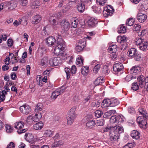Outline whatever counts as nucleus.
<instances>
[{"label":"nucleus","instance_id":"1","mask_svg":"<svg viewBox=\"0 0 148 148\" xmlns=\"http://www.w3.org/2000/svg\"><path fill=\"white\" fill-rule=\"evenodd\" d=\"M112 131L109 134L110 139L113 141H115L119 138L120 134L123 132L122 127L119 125H116L111 127Z\"/></svg>","mask_w":148,"mask_h":148},{"label":"nucleus","instance_id":"2","mask_svg":"<svg viewBox=\"0 0 148 148\" xmlns=\"http://www.w3.org/2000/svg\"><path fill=\"white\" fill-rule=\"evenodd\" d=\"M57 46L55 47L54 53L56 56H64L66 55L64 53L65 46V42L61 38H58L57 40Z\"/></svg>","mask_w":148,"mask_h":148},{"label":"nucleus","instance_id":"3","mask_svg":"<svg viewBox=\"0 0 148 148\" xmlns=\"http://www.w3.org/2000/svg\"><path fill=\"white\" fill-rule=\"evenodd\" d=\"M17 2L14 0L9 2H6L0 5V11L2 10L4 11H10L15 8L17 6Z\"/></svg>","mask_w":148,"mask_h":148},{"label":"nucleus","instance_id":"4","mask_svg":"<svg viewBox=\"0 0 148 148\" xmlns=\"http://www.w3.org/2000/svg\"><path fill=\"white\" fill-rule=\"evenodd\" d=\"M119 103V101L117 99H104L103 101L101 106L102 108H103L107 107H115L118 105Z\"/></svg>","mask_w":148,"mask_h":148},{"label":"nucleus","instance_id":"5","mask_svg":"<svg viewBox=\"0 0 148 148\" xmlns=\"http://www.w3.org/2000/svg\"><path fill=\"white\" fill-rule=\"evenodd\" d=\"M144 77L143 75H140L137 78V82L133 83L132 84V89L134 91H136L139 89V86L141 88L144 87V82L143 80Z\"/></svg>","mask_w":148,"mask_h":148},{"label":"nucleus","instance_id":"6","mask_svg":"<svg viewBox=\"0 0 148 148\" xmlns=\"http://www.w3.org/2000/svg\"><path fill=\"white\" fill-rule=\"evenodd\" d=\"M24 125V123L22 121H19L16 122L14 125V127L18 130L17 132L19 134H21L25 132L26 129H23Z\"/></svg>","mask_w":148,"mask_h":148},{"label":"nucleus","instance_id":"7","mask_svg":"<svg viewBox=\"0 0 148 148\" xmlns=\"http://www.w3.org/2000/svg\"><path fill=\"white\" fill-rule=\"evenodd\" d=\"M114 12V9L111 5H108L104 8L103 13L104 16H111Z\"/></svg>","mask_w":148,"mask_h":148},{"label":"nucleus","instance_id":"8","mask_svg":"<svg viewBox=\"0 0 148 148\" xmlns=\"http://www.w3.org/2000/svg\"><path fill=\"white\" fill-rule=\"evenodd\" d=\"M147 119L141 116H138L137 119V121L140 127L145 129L147 128V122L146 119Z\"/></svg>","mask_w":148,"mask_h":148},{"label":"nucleus","instance_id":"9","mask_svg":"<svg viewBox=\"0 0 148 148\" xmlns=\"http://www.w3.org/2000/svg\"><path fill=\"white\" fill-rule=\"evenodd\" d=\"M64 70L66 75V77L68 79L70 76L71 74H73L76 73L77 69L76 66L73 65L72 66L71 70L67 67L65 68Z\"/></svg>","mask_w":148,"mask_h":148},{"label":"nucleus","instance_id":"10","mask_svg":"<svg viewBox=\"0 0 148 148\" xmlns=\"http://www.w3.org/2000/svg\"><path fill=\"white\" fill-rule=\"evenodd\" d=\"M61 63V59L59 57L52 58L49 60V64L52 66H57Z\"/></svg>","mask_w":148,"mask_h":148},{"label":"nucleus","instance_id":"11","mask_svg":"<svg viewBox=\"0 0 148 148\" xmlns=\"http://www.w3.org/2000/svg\"><path fill=\"white\" fill-rule=\"evenodd\" d=\"M123 121V116L120 115L112 116L110 119V122L112 123L120 122Z\"/></svg>","mask_w":148,"mask_h":148},{"label":"nucleus","instance_id":"12","mask_svg":"<svg viewBox=\"0 0 148 148\" xmlns=\"http://www.w3.org/2000/svg\"><path fill=\"white\" fill-rule=\"evenodd\" d=\"M19 109L21 112L26 114H27L31 110L30 106L26 104L21 106Z\"/></svg>","mask_w":148,"mask_h":148},{"label":"nucleus","instance_id":"13","mask_svg":"<svg viewBox=\"0 0 148 148\" xmlns=\"http://www.w3.org/2000/svg\"><path fill=\"white\" fill-rule=\"evenodd\" d=\"M62 28L65 31L68 30L70 27V23L66 20H63L61 21L60 23Z\"/></svg>","mask_w":148,"mask_h":148},{"label":"nucleus","instance_id":"14","mask_svg":"<svg viewBox=\"0 0 148 148\" xmlns=\"http://www.w3.org/2000/svg\"><path fill=\"white\" fill-rule=\"evenodd\" d=\"M46 43L49 46H51L53 45L55 43L56 40L55 38L52 36L48 37L46 39Z\"/></svg>","mask_w":148,"mask_h":148},{"label":"nucleus","instance_id":"15","mask_svg":"<svg viewBox=\"0 0 148 148\" xmlns=\"http://www.w3.org/2000/svg\"><path fill=\"white\" fill-rule=\"evenodd\" d=\"M123 68V66L122 63H118L114 64L113 67V71L116 72H118L121 71Z\"/></svg>","mask_w":148,"mask_h":148},{"label":"nucleus","instance_id":"16","mask_svg":"<svg viewBox=\"0 0 148 148\" xmlns=\"http://www.w3.org/2000/svg\"><path fill=\"white\" fill-rule=\"evenodd\" d=\"M137 18L140 23L144 22L147 18V16L140 12H138L137 16Z\"/></svg>","mask_w":148,"mask_h":148},{"label":"nucleus","instance_id":"17","mask_svg":"<svg viewBox=\"0 0 148 148\" xmlns=\"http://www.w3.org/2000/svg\"><path fill=\"white\" fill-rule=\"evenodd\" d=\"M140 68L138 66H133L130 70V73L134 75H136L139 73L140 71Z\"/></svg>","mask_w":148,"mask_h":148},{"label":"nucleus","instance_id":"18","mask_svg":"<svg viewBox=\"0 0 148 148\" xmlns=\"http://www.w3.org/2000/svg\"><path fill=\"white\" fill-rule=\"evenodd\" d=\"M127 40V37L125 35L119 36L117 38V42L121 43L126 42Z\"/></svg>","mask_w":148,"mask_h":148},{"label":"nucleus","instance_id":"19","mask_svg":"<svg viewBox=\"0 0 148 148\" xmlns=\"http://www.w3.org/2000/svg\"><path fill=\"white\" fill-rule=\"evenodd\" d=\"M98 21L95 18L93 17L90 18L88 20V23L89 26L93 27L97 24Z\"/></svg>","mask_w":148,"mask_h":148},{"label":"nucleus","instance_id":"20","mask_svg":"<svg viewBox=\"0 0 148 148\" xmlns=\"http://www.w3.org/2000/svg\"><path fill=\"white\" fill-rule=\"evenodd\" d=\"M70 21L71 27L74 28H76L78 23L77 18L75 17H73L71 18Z\"/></svg>","mask_w":148,"mask_h":148},{"label":"nucleus","instance_id":"21","mask_svg":"<svg viewBox=\"0 0 148 148\" xmlns=\"http://www.w3.org/2000/svg\"><path fill=\"white\" fill-rule=\"evenodd\" d=\"M76 117V115H67L66 118L68 125H70L73 123Z\"/></svg>","mask_w":148,"mask_h":148},{"label":"nucleus","instance_id":"22","mask_svg":"<svg viewBox=\"0 0 148 148\" xmlns=\"http://www.w3.org/2000/svg\"><path fill=\"white\" fill-rule=\"evenodd\" d=\"M129 56L134 58L137 53V51L134 48H131L127 52Z\"/></svg>","mask_w":148,"mask_h":148},{"label":"nucleus","instance_id":"23","mask_svg":"<svg viewBox=\"0 0 148 148\" xmlns=\"http://www.w3.org/2000/svg\"><path fill=\"white\" fill-rule=\"evenodd\" d=\"M44 124L42 121L36 123L33 125L34 129L36 130H40L43 127Z\"/></svg>","mask_w":148,"mask_h":148},{"label":"nucleus","instance_id":"24","mask_svg":"<svg viewBox=\"0 0 148 148\" xmlns=\"http://www.w3.org/2000/svg\"><path fill=\"white\" fill-rule=\"evenodd\" d=\"M131 136L133 138L137 139L140 138V134L137 130H134L132 132Z\"/></svg>","mask_w":148,"mask_h":148},{"label":"nucleus","instance_id":"25","mask_svg":"<svg viewBox=\"0 0 148 148\" xmlns=\"http://www.w3.org/2000/svg\"><path fill=\"white\" fill-rule=\"evenodd\" d=\"M41 20V16L40 15H36L34 16L32 19V24H37L39 23Z\"/></svg>","mask_w":148,"mask_h":148},{"label":"nucleus","instance_id":"26","mask_svg":"<svg viewBox=\"0 0 148 148\" xmlns=\"http://www.w3.org/2000/svg\"><path fill=\"white\" fill-rule=\"evenodd\" d=\"M139 49L141 50L144 51L148 49V42L145 41L140 45Z\"/></svg>","mask_w":148,"mask_h":148},{"label":"nucleus","instance_id":"27","mask_svg":"<svg viewBox=\"0 0 148 148\" xmlns=\"http://www.w3.org/2000/svg\"><path fill=\"white\" fill-rule=\"evenodd\" d=\"M95 124L96 123L95 120H90L87 122L86 126L87 127L91 128L94 127Z\"/></svg>","mask_w":148,"mask_h":148},{"label":"nucleus","instance_id":"28","mask_svg":"<svg viewBox=\"0 0 148 148\" xmlns=\"http://www.w3.org/2000/svg\"><path fill=\"white\" fill-rule=\"evenodd\" d=\"M138 111L140 114L143 115L142 117H145L146 119H148V116L146 111L144 108H140L138 109Z\"/></svg>","mask_w":148,"mask_h":148},{"label":"nucleus","instance_id":"29","mask_svg":"<svg viewBox=\"0 0 148 148\" xmlns=\"http://www.w3.org/2000/svg\"><path fill=\"white\" fill-rule=\"evenodd\" d=\"M85 5L82 2L78 3L77 5V10L80 12H82L84 10Z\"/></svg>","mask_w":148,"mask_h":148},{"label":"nucleus","instance_id":"30","mask_svg":"<svg viewBox=\"0 0 148 148\" xmlns=\"http://www.w3.org/2000/svg\"><path fill=\"white\" fill-rule=\"evenodd\" d=\"M89 67L88 66H83L81 69L82 74L84 75H87L89 71Z\"/></svg>","mask_w":148,"mask_h":148},{"label":"nucleus","instance_id":"31","mask_svg":"<svg viewBox=\"0 0 148 148\" xmlns=\"http://www.w3.org/2000/svg\"><path fill=\"white\" fill-rule=\"evenodd\" d=\"M146 1H145L143 3H140L138 6L139 9L142 10H144L147 9L148 8V4H146Z\"/></svg>","mask_w":148,"mask_h":148},{"label":"nucleus","instance_id":"32","mask_svg":"<svg viewBox=\"0 0 148 148\" xmlns=\"http://www.w3.org/2000/svg\"><path fill=\"white\" fill-rule=\"evenodd\" d=\"M10 59L9 57L5 59V62L6 65H4L2 67V69L3 71H7L8 69L9 68L8 65L10 64Z\"/></svg>","mask_w":148,"mask_h":148},{"label":"nucleus","instance_id":"33","mask_svg":"<svg viewBox=\"0 0 148 148\" xmlns=\"http://www.w3.org/2000/svg\"><path fill=\"white\" fill-rule=\"evenodd\" d=\"M54 134L53 131H52L50 130H45L44 132V136L47 137H51L53 136Z\"/></svg>","mask_w":148,"mask_h":148},{"label":"nucleus","instance_id":"34","mask_svg":"<svg viewBox=\"0 0 148 148\" xmlns=\"http://www.w3.org/2000/svg\"><path fill=\"white\" fill-rule=\"evenodd\" d=\"M116 111L114 110H110L106 112L104 114L103 117L104 118H108L112 114H115Z\"/></svg>","mask_w":148,"mask_h":148},{"label":"nucleus","instance_id":"35","mask_svg":"<svg viewBox=\"0 0 148 148\" xmlns=\"http://www.w3.org/2000/svg\"><path fill=\"white\" fill-rule=\"evenodd\" d=\"M25 139L29 142H30L33 140V136L31 134H25Z\"/></svg>","mask_w":148,"mask_h":148},{"label":"nucleus","instance_id":"36","mask_svg":"<svg viewBox=\"0 0 148 148\" xmlns=\"http://www.w3.org/2000/svg\"><path fill=\"white\" fill-rule=\"evenodd\" d=\"M135 44L137 45H140L145 40L141 37L138 36L135 40Z\"/></svg>","mask_w":148,"mask_h":148},{"label":"nucleus","instance_id":"37","mask_svg":"<svg viewBox=\"0 0 148 148\" xmlns=\"http://www.w3.org/2000/svg\"><path fill=\"white\" fill-rule=\"evenodd\" d=\"M48 59L47 57H45L41 61L40 64L42 66H47L49 64L48 62Z\"/></svg>","mask_w":148,"mask_h":148},{"label":"nucleus","instance_id":"38","mask_svg":"<svg viewBox=\"0 0 148 148\" xmlns=\"http://www.w3.org/2000/svg\"><path fill=\"white\" fill-rule=\"evenodd\" d=\"M84 60L82 57L79 56L76 59V63L77 65L79 66H82L83 65Z\"/></svg>","mask_w":148,"mask_h":148},{"label":"nucleus","instance_id":"39","mask_svg":"<svg viewBox=\"0 0 148 148\" xmlns=\"http://www.w3.org/2000/svg\"><path fill=\"white\" fill-rule=\"evenodd\" d=\"M41 114L40 113L36 114L35 115L32 116L34 122H37L39 121L42 117Z\"/></svg>","mask_w":148,"mask_h":148},{"label":"nucleus","instance_id":"40","mask_svg":"<svg viewBox=\"0 0 148 148\" xmlns=\"http://www.w3.org/2000/svg\"><path fill=\"white\" fill-rule=\"evenodd\" d=\"M64 144L62 140L55 141L52 145V147H60Z\"/></svg>","mask_w":148,"mask_h":148},{"label":"nucleus","instance_id":"41","mask_svg":"<svg viewBox=\"0 0 148 148\" xmlns=\"http://www.w3.org/2000/svg\"><path fill=\"white\" fill-rule=\"evenodd\" d=\"M117 46L116 45H112L110 46L108 50L110 53L116 52L117 51Z\"/></svg>","mask_w":148,"mask_h":148},{"label":"nucleus","instance_id":"42","mask_svg":"<svg viewBox=\"0 0 148 148\" xmlns=\"http://www.w3.org/2000/svg\"><path fill=\"white\" fill-rule=\"evenodd\" d=\"M126 32V29L125 26L121 25L118 28V32L120 33H125Z\"/></svg>","mask_w":148,"mask_h":148},{"label":"nucleus","instance_id":"43","mask_svg":"<svg viewBox=\"0 0 148 148\" xmlns=\"http://www.w3.org/2000/svg\"><path fill=\"white\" fill-rule=\"evenodd\" d=\"M100 105L99 102L97 101H95L91 103V107L93 109H96L99 107Z\"/></svg>","mask_w":148,"mask_h":148},{"label":"nucleus","instance_id":"44","mask_svg":"<svg viewBox=\"0 0 148 148\" xmlns=\"http://www.w3.org/2000/svg\"><path fill=\"white\" fill-rule=\"evenodd\" d=\"M60 95L59 92H58L57 89L55 91L53 92L52 94L51 98L52 99H56L57 97Z\"/></svg>","mask_w":148,"mask_h":148},{"label":"nucleus","instance_id":"45","mask_svg":"<svg viewBox=\"0 0 148 148\" xmlns=\"http://www.w3.org/2000/svg\"><path fill=\"white\" fill-rule=\"evenodd\" d=\"M104 80L102 77H99L97 78L94 82L95 84L96 85H99L104 82Z\"/></svg>","mask_w":148,"mask_h":148},{"label":"nucleus","instance_id":"46","mask_svg":"<svg viewBox=\"0 0 148 148\" xmlns=\"http://www.w3.org/2000/svg\"><path fill=\"white\" fill-rule=\"evenodd\" d=\"M40 5L39 1H36L32 3L31 7L32 8H37Z\"/></svg>","mask_w":148,"mask_h":148},{"label":"nucleus","instance_id":"47","mask_svg":"<svg viewBox=\"0 0 148 148\" xmlns=\"http://www.w3.org/2000/svg\"><path fill=\"white\" fill-rule=\"evenodd\" d=\"M2 94L0 95V101H4L5 98V95L7 94V92L5 90H3L1 92Z\"/></svg>","mask_w":148,"mask_h":148},{"label":"nucleus","instance_id":"48","mask_svg":"<svg viewBox=\"0 0 148 148\" xmlns=\"http://www.w3.org/2000/svg\"><path fill=\"white\" fill-rule=\"evenodd\" d=\"M134 20L132 18H130L126 22V24L127 26H131L134 24Z\"/></svg>","mask_w":148,"mask_h":148},{"label":"nucleus","instance_id":"49","mask_svg":"<svg viewBox=\"0 0 148 148\" xmlns=\"http://www.w3.org/2000/svg\"><path fill=\"white\" fill-rule=\"evenodd\" d=\"M76 109L75 107H73L68 112L67 115H76L75 112Z\"/></svg>","mask_w":148,"mask_h":148},{"label":"nucleus","instance_id":"50","mask_svg":"<svg viewBox=\"0 0 148 148\" xmlns=\"http://www.w3.org/2000/svg\"><path fill=\"white\" fill-rule=\"evenodd\" d=\"M95 116L98 118L100 117L103 114V112L100 110H96L95 112Z\"/></svg>","mask_w":148,"mask_h":148},{"label":"nucleus","instance_id":"51","mask_svg":"<svg viewBox=\"0 0 148 148\" xmlns=\"http://www.w3.org/2000/svg\"><path fill=\"white\" fill-rule=\"evenodd\" d=\"M43 108V104L40 103H38L37 104L35 110L36 111H41Z\"/></svg>","mask_w":148,"mask_h":148},{"label":"nucleus","instance_id":"52","mask_svg":"<svg viewBox=\"0 0 148 148\" xmlns=\"http://www.w3.org/2000/svg\"><path fill=\"white\" fill-rule=\"evenodd\" d=\"M26 121L27 123L29 124H31L34 121L32 116H29L26 119Z\"/></svg>","mask_w":148,"mask_h":148},{"label":"nucleus","instance_id":"53","mask_svg":"<svg viewBox=\"0 0 148 148\" xmlns=\"http://www.w3.org/2000/svg\"><path fill=\"white\" fill-rule=\"evenodd\" d=\"M101 65L99 64H97L94 67L93 71L94 73L97 74L100 68Z\"/></svg>","mask_w":148,"mask_h":148},{"label":"nucleus","instance_id":"54","mask_svg":"<svg viewBox=\"0 0 148 148\" xmlns=\"http://www.w3.org/2000/svg\"><path fill=\"white\" fill-rule=\"evenodd\" d=\"M6 131L7 133H10L13 131V128L11 126L8 125H6L5 126Z\"/></svg>","mask_w":148,"mask_h":148},{"label":"nucleus","instance_id":"55","mask_svg":"<svg viewBox=\"0 0 148 148\" xmlns=\"http://www.w3.org/2000/svg\"><path fill=\"white\" fill-rule=\"evenodd\" d=\"M107 0H97V4L103 6L106 3Z\"/></svg>","mask_w":148,"mask_h":148},{"label":"nucleus","instance_id":"56","mask_svg":"<svg viewBox=\"0 0 148 148\" xmlns=\"http://www.w3.org/2000/svg\"><path fill=\"white\" fill-rule=\"evenodd\" d=\"M81 2L86 5H89L92 2V0H80Z\"/></svg>","mask_w":148,"mask_h":148},{"label":"nucleus","instance_id":"57","mask_svg":"<svg viewBox=\"0 0 148 148\" xmlns=\"http://www.w3.org/2000/svg\"><path fill=\"white\" fill-rule=\"evenodd\" d=\"M147 32V30L144 29L142 30L141 32H138V36L141 37L144 36Z\"/></svg>","mask_w":148,"mask_h":148},{"label":"nucleus","instance_id":"58","mask_svg":"<svg viewBox=\"0 0 148 148\" xmlns=\"http://www.w3.org/2000/svg\"><path fill=\"white\" fill-rule=\"evenodd\" d=\"M85 44L86 42L84 40L83 41L82 40H80L78 42L77 45L81 47L84 48L85 47Z\"/></svg>","mask_w":148,"mask_h":148},{"label":"nucleus","instance_id":"59","mask_svg":"<svg viewBox=\"0 0 148 148\" xmlns=\"http://www.w3.org/2000/svg\"><path fill=\"white\" fill-rule=\"evenodd\" d=\"M58 92L60 94L63 93L66 90V87L64 86H62L60 88L57 89Z\"/></svg>","mask_w":148,"mask_h":148},{"label":"nucleus","instance_id":"60","mask_svg":"<svg viewBox=\"0 0 148 148\" xmlns=\"http://www.w3.org/2000/svg\"><path fill=\"white\" fill-rule=\"evenodd\" d=\"M27 0H19L20 5L23 6L26 5L27 4Z\"/></svg>","mask_w":148,"mask_h":148},{"label":"nucleus","instance_id":"61","mask_svg":"<svg viewBox=\"0 0 148 148\" xmlns=\"http://www.w3.org/2000/svg\"><path fill=\"white\" fill-rule=\"evenodd\" d=\"M140 25L137 24L134 25L133 27V29L134 31H137L139 30L140 28Z\"/></svg>","mask_w":148,"mask_h":148},{"label":"nucleus","instance_id":"62","mask_svg":"<svg viewBox=\"0 0 148 148\" xmlns=\"http://www.w3.org/2000/svg\"><path fill=\"white\" fill-rule=\"evenodd\" d=\"M123 43V44H122L121 45V50L124 51L126 50V48L128 46V45L126 42Z\"/></svg>","mask_w":148,"mask_h":148},{"label":"nucleus","instance_id":"63","mask_svg":"<svg viewBox=\"0 0 148 148\" xmlns=\"http://www.w3.org/2000/svg\"><path fill=\"white\" fill-rule=\"evenodd\" d=\"M104 124V120L103 119H101L99 120H97V124L98 126H103Z\"/></svg>","mask_w":148,"mask_h":148},{"label":"nucleus","instance_id":"64","mask_svg":"<svg viewBox=\"0 0 148 148\" xmlns=\"http://www.w3.org/2000/svg\"><path fill=\"white\" fill-rule=\"evenodd\" d=\"M134 58L136 61H140L142 60L141 55L140 54H137V53H136Z\"/></svg>","mask_w":148,"mask_h":148}]
</instances>
